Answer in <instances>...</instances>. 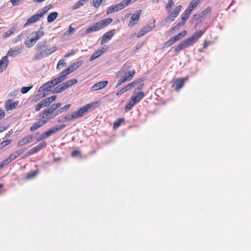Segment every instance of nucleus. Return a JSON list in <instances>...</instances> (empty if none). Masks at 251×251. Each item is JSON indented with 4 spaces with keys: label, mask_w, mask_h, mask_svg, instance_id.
I'll list each match as a JSON object with an SVG mask.
<instances>
[{
    "label": "nucleus",
    "mask_w": 251,
    "mask_h": 251,
    "mask_svg": "<svg viewBox=\"0 0 251 251\" xmlns=\"http://www.w3.org/2000/svg\"><path fill=\"white\" fill-rule=\"evenodd\" d=\"M75 53V50H71V51L70 52H68L67 54H66L64 56V57L67 58V57H69L70 56L74 55Z\"/></svg>",
    "instance_id": "nucleus-58"
},
{
    "label": "nucleus",
    "mask_w": 251,
    "mask_h": 251,
    "mask_svg": "<svg viewBox=\"0 0 251 251\" xmlns=\"http://www.w3.org/2000/svg\"><path fill=\"white\" fill-rule=\"evenodd\" d=\"M106 50V49L102 47L100 49L97 50L95 52H94L91 57L90 58V61H92L95 59L97 58L99 56H100L101 54H102Z\"/></svg>",
    "instance_id": "nucleus-22"
},
{
    "label": "nucleus",
    "mask_w": 251,
    "mask_h": 251,
    "mask_svg": "<svg viewBox=\"0 0 251 251\" xmlns=\"http://www.w3.org/2000/svg\"><path fill=\"white\" fill-rule=\"evenodd\" d=\"M108 84L107 80L99 82L94 84L91 88L93 91H97L104 88Z\"/></svg>",
    "instance_id": "nucleus-19"
},
{
    "label": "nucleus",
    "mask_w": 251,
    "mask_h": 251,
    "mask_svg": "<svg viewBox=\"0 0 251 251\" xmlns=\"http://www.w3.org/2000/svg\"><path fill=\"white\" fill-rule=\"evenodd\" d=\"M47 110L51 115H54L53 113L57 109L54 104L51 105L50 108H46Z\"/></svg>",
    "instance_id": "nucleus-39"
},
{
    "label": "nucleus",
    "mask_w": 251,
    "mask_h": 251,
    "mask_svg": "<svg viewBox=\"0 0 251 251\" xmlns=\"http://www.w3.org/2000/svg\"><path fill=\"white\" fill-rule=\"evenodd\" d=\"M189 17V15L184 12L181 16V21L172 27V30H176L178 29L179 27L182 26L188 20Z\"/></svg>",
    "instance_id": "nucleus-17"
},
{
    "label": "nucleus",
    "mask_w": 251,
    "mask_h": 251,
    "mask_svg": "<svg viewBox=\"0 0 251 251\" xmlns=\"http://www.w3.org/2000/svg\"><path fill=\"white\" fill-rule=\"evenodd\" d=\"M8 65V57L5 55L0 60V72L5 70Z\"/></svg>",
    "instance_id": "nucleus-26"
},
{
    "label": "nucleus",
    "mask_w": 251,
    "mask_h": 251,
    "mask_svg": "<svg viewBox=\"0 0 251 251\" xmlns=\"http://www.w3.org/2000/svg\"><path fill=\"white\" fill-rule=\"evenodd\" d=\"M141 13L142 10H138L136 11V13H133L131 15L130 20L128 25V26H133L138 23Z\"/></svg>",
    "instance_id": "nucleus-11"
},
{
    "label": "nucleus",
    "mask_w": 251,
    "mask_h": 251,
    "mask_svg": "<svg viewBox=\"0 0 251 251\" xmlns=\"http://www.w3.org/2000/svg\"><path fill=\"white\" fill-rule=\"evenodd\" d=\"M154 26L155 24L152 23L149 25H147L146 26L142 27L138 32L137 37L138 38H140L143 36L148 32L151 31L154 27Z\"/></svg>",
    "instance_id": "nucleus-13"
},
{
    "label": "nucleus",
    "mask_w": 251,
    "mask_h": 251,
    "mask_svg": "<svg viewBox=\"0 0 251 251\" xmlns=\"http://www.w3.org/2000/svg\"><path fill=\"white\" fill-rule=\"evenodd\" d=\"M5 165H6V164L4 163V161L3 160V161L1 163H0V169H2Z\"/></svg>",
    "instance_id": "nucleus-64"
},
{
    "label": "nucleus",
    "mask_w": 251,
    "mask_h": 251,
    "mask_svg": "<svg viewBox=\"0 0 251 251\" xmlns=\"http://www.w3.org/2000/svg\"><path fill=\"white\" fill-rule=\"evenodd\" d=\"M124 118L119 119L117 121L114 123L113 127L116 128L119 127L121 126L122 123L124 121Z\"/></svg>",
    "instance_id": "nucleus-40"
},
{
    "label": "nucleus",
    "mask_w": 251,
    "mask_h": 251,
    "mask_svg": "<svg viewBox=\"0 0 251 251\" xmlns=\"http://www.w3.org/2000/svg\"><path fill=\"white\" fill-rule=\"evenodd\" d=\"M113 21L112 19L110 18L103 19L96 23L92 26L87 28L86 30V33H89L100 30L104 27H106Z\"/></svg>",
    "instance_id": "nucleus-4"
},
{
    "label": "nucleus",
    "mask_w": 251,
    "mask_h": 251,
    "mask_svg": "<svg viewBox=\"0 0 251 251\" xmlns=\"http://www.w3.org/2000/svg\"><path fill=\"white\" fill-rule=\"evenodd\" d=\"M19 101L13 102L12 100H8L5 102V107L6 110H11L15 109L18 105Z\"/></svg>",
    "instance_id": "nucleus-21"
},
{
    "label": "nucleus",
    "mask_w": 251,
    "mask_h": 251,
    "mask_svg": "<svg viewBox=\"0 0 251 251\" xmlns=\"http://www.w3.org/2000/svg\"><path fill=\"white\" fill-rule=\"evenodd\" d=\"M142 81H143V79L142 78H140L139 79L136 80L134 81L129 83L125 87H123L122 89L117 92L116 93V95L120 96L122 94L127 92V91L131 89L132 88L135 87V85H137Z\"/></svg>",
    "instance_id": "nucleus-9"
},
{
    "label": "nucleus",
    "mask_w": 251,
    "mask_h": 251,
    "mask_svg": "<svg viewBox=\"0 0 251 251\" xmlns=\"http://www.w3.org/2000/svg\"><path fill=\"white\" fill-rule=\"evenodd\" d=\"M103 0H93V5L95 8H98L101 4Z\"/></svg>",
    "instance_id": "nucleus-53"
},
{
    "label": "nucleus",
    "mask_w": 251,
    "mask_h": 251,
    "mask_svg": "<svg viewBox=\"0 0 251 251\" xmlns=\"http://www.w3.org/2000/svg\"><path fill=\"white\" fill-rule=\"evenodd\" d=\"M54 116L55 115H51L46 109H44L42 112L39 114V120L34 123L30 127V131H34L45 125L48 121L52 119Z\"/></svg>",
    "instance_id": "nucleus-1"
},
{
    "label": "nucleus",
    "mask_w": 251,
    "mask_h": 251,
    "mask_svg": "<svg viewBox=\"0 0 251 251\" xmlns=\"http://www.w3.org/2000/svg\"><path fill=\"white\" fill-rule=\"evenodd\" d=\"M70 104L66 105L65 106L63 107L60 110H61V109H62V110H67L70 107Z\"/></svg>",
    "instance_id": "nucleus-62"
},
{
    "label": "nucleus",
    "mask_w": 251,
    "mask_h": 251,
    "mask_svg": "<svg viewBox=\"0 0 251 251\" xmlns=\"http://www.w3.org/2000/svg\"><path fill=\"white\" fill-rule=\"evenodd\" d=\"M211 43V42H210V41H205L204 43L203 46L202 48L200 49V51L202 52L203 51V50L204 49H206L210 45V44Z\"/></svg>",
    "instance_id": "nucleus-55"
},
{
    "label": "nucleus",
    "mask_w": 251,
    "mask_h": 251,
    "mask_svg": "<svg viewBox=\"0 0 251 251\" xmlns=\"http://www.w3.org/2000/svg\"><path fill=\"white\" fill-rule=\"evenodd\" d=\"M33 136L32 135L26 136L21 139L17 143V147H22L29 143L33 139Z\"/></svg>",
    "instance_id": "nucleus-15"
},
{
    "label": "nucleus",
    "mask_w": 251,
    "mask_h": 251,
    "mask_svg": "<svg viewBox=\"0 0 251 251\" xmlns=\"http://www.w3.org/2000/svg\"><path fill=\"white\" fill-rule=\"evenodd\" d=\"M115 29H111L105 33L102 37L100 44L101 45L109 41L115 33Z\"/></svg>",
    "instance_id": "nucleus-14"
},
{
    "label": "nucleus",
    "mask_w": 251,
    "mask_h": 251,
    "mask_svg": "<svg viewBox=\"0 0 251 251\" xmlns=\"http://www.w3.org/2000/svg\"><path fill=\"white\" fill-rule=\"evenodd\" d=\"M174 5V1L173 0H169L166 6V9L169 12H170L171 8Z\"/></svg>",
    "instance_id": "nucleus-41"
},
{
    "label": "nucleus",
    "mask_w": 251,
    "mask_h": 251,
    "mask_svg": "<svg viewBox=\"0 0 251 251\" xmlns=\"http://www.w3.org/2000/svg\"><path fill=\"white\" fill-rule=\"evenodd\" d=\"M136 103L131 99L130 101L125 107L126 111L130 110Z\"/></svg>",
    "instance_id": "nucleus-43"
},
{
    "label": "nucleus",
    "mask_w": 251,
    "mask_h": 251,
    "mask_svg": "<svg viewBox=\"0 0 251 251\" xmlns=\"http://www.w3.org/2000/svg\"><path fill=\"white\" fill-rule=\"evenodd\" d=\"M135 71L134 70L126 72L124 69H121L116 74V77L121 78L117 82L116 87H118L122 83L130 81L134 76Z\"/></svg>",
    "instance_id": "nucleus-3"
},
{
    "label": "nucleus",
    "mask_w": 251,
    "mask_h": 251,
    "mask_svg": "<svg viewBox=\"0 0 251 251\" xmlns=\"http://www.w3.org/2000/svg\"><path fill=\"white\" fill-rule=\"evenodd\" d=\"M57 96L56 95H54L52 96H51L50 97L47 98L45 99V100L47 101V103L49 105L52 101L55 100L56 99Z\"/></svg>",
    "instance_id": "nucleus-48"
},
{
    "label": "nucleus",
    "mask_w": 251,
    "mask_h": 251,
    "mask_svg": "<svg viewBox=\"0 0 251 251\" xmlns=\"http://www.w3.org/2000/svg\"><path fill=\"white\" fill-rule=\"evenodd\" d=\"M177 40L175 36L171 38L169 40L163 44V48H168L173 45Z\"/></svg>",
    "instance_id": "nucleus-31"
},
{
    "label": "nucleus",
    "mask_w": 251,
    "mask_h": 251,
    "mask_svg": "<svg viewBox=\"0 0 251 251\" xmlns=\"http://www.w3.org/2000/svg\"><path fill=\"white\" fill-rule=\"evenodd\" d=\"M145 94L143 92L141 91L137 93V95L132 97L131 100L135 103L139 102L141 99L143 98Z\"/></svg>",
    "instance_id": "nucleus-29"
},
{
    "label": "nucleus",
    "mask_w": 251,
    "mask_h": 251,
    "mask_svg": "<svg viewBox=\"0 0 251 251\" xmlns=\"http://www.w3.org/2000/svg\"><path fill=\"white\" fill-rule=\"evenodd\" d=\"M32 87H33L32 85H31V86H28V87H23L21 88V92L22 94H25V93H27L30 90H31Z\"/></svg>",
    "instance_id": "nucleus-50"
},
{
    "label": "nucleus",
    "mask_w": 251,
    "mask_h": 251,
    "mask_svg": "<svg viewBox=\"0 0 251 251\" xmlns=\"http://www.w3.org/2000/svg\"><path fill=\"white\" fill-rule=\"evenodd\" d=\"M203 32L201 30L195 32L192 36L183 40L175 49L176 52H178L182 49L187 48L196 42L200 38Z\"/></svg>",
    "instance_id": "nucleus-2"
},
{
    "label": "nucleus",
    "mask_w": 251,
    "mask_h": 251,
    "mask_svg": "<svg viewBox=\"0 0 251 251\" xmlns=\"http://www.w3.org/2000/svg\"><path fill=\"white\" fill-rule=\"evenodd\" d=\"M77 82L76 79H72L69 80L62 84L58 85L53 90V93L55 94L59 93L68 88L70 86L76 84Z\"/></svg>",
    "instance_id": "nucleus-5"
},
{
    "label": "nucleus",
    "mask_w": 251,
    "mask_h": 251,
    "mask_svg": "<svg viewBox=\"0 0 251 251\" xmlns=\"http://www.w3.org/2000/svg\"><path fill=\"white\" fill-rule=\"evenodd\" d=\"M47 145V142L42 141L37 146L31 149L26 153V156H29L33 154L36 153L39 151L43 148H45Z\"/></svg>",
    "instance_id": "nucleus-10"
},
{
    "label": "nucleus",
    "mask_w": 251,
    "mask_h": 251,
    "mask_svg": "<svg viewBox=\"0 0 251 251\" xmlns=\"http://www.w3.org/2000/svg\"><path fill=\"white\" fill-rule=\"evenodd\" d=\"M83 63V61L82 60L77 61L74 62L68 66L67 68L64 70L61 74L64 77L65 79L67 78V75L71 73L74 72L75 70L77 69L78 68L80 67Z\"/></svg>",
    "instance_id": "nucleus-7"
},
{
    "label": "nucleus",
    "mask_w": 251,
    "mask_h": 251,
    "mask_svg": "<svg viewBox=\"0 0 251 251\" xmlns=\"http://www.w3.org/2000/svg\"><path fill=\"white\" fill-rule=\"evenodd\" d=\"M75 32V28L72 26V25H70L68 30L66 31L64 33L65 35H68L71 34H73Z\"/></svg>",
    "instance_id": "nucleus-52"
},
{
    "label": "nucleus",
    "mask_w": 251,
    "mask_h": 251,
    "mask_svg": "<svg viewBox=\"0 0 251 251\" xmlns=\"http://www.w3.org/2000/svg\"><path fill=\"white\" fill-rule=\"evenodd\" d=\"M66 79L64 78V77L63 76V75L61 74L58 77L55 78L50 81H49V84H50L51 87H52L53 86H55L59 83L63 81Z\"/></svg>",
    "instance_id": "nucleus-25"
},
{
    "label": "nucleus",
    "mask_w": 251,
    "mask_h": 251,
    "mask_svg": "<svg viewBox=\"0 0 251 251\" xmlns=\"http://www.w3.org/2000/svg\"><path fill=\"white\" fill-rule=\"evenodd\" d=\"M123 9L120 3L116 4L114 6L109 7L106 11V14H111L114 12H116Z\"/></svg>",
    "instance_id": "nucleus-27"
},
{
    "label": "nucleus",
    "mask_w": 251,
    "mask_h": 251,
    "mask_svg": "<svg viewBox=\"0 0 251 251\" xmlns=\"http://www.w3.org/2000/svg\"><path fill=\"white\" fill-rule=\"evenodd\" d=\"M86 1L87 0H79L74 5H73V9L75 10L81 6H82Z\"/></svg>",
    "instance_id": "nucleus-35"
},
{
    "label": "nucleus",
    "mask_w": 251,
    "mask_h": 251,
    "mask_svg": "<svg viewBox=\"0 0 251 251\" xmlns=\"http://www.w3.org/2000/svg\"><path fill=\"white\" fill-rule=\"evenodd\" d=\"M66 125L63 124L60 125L58 126L53 127L51 128H50L49 130L46 131L45 132L42 133L37 139L36 142H39L40 141L47 138V137L50 136L51 134L55 133L57 131L61 130L63 128L65 127Z\"/></svg>",
    "instance_id": "nucleus-6"
},
{
    "label": "nucleus",
    "mask_w": 251,
    "mask_h": 251,
    "mask_svg": "<svg viewBox=\"0 0 251 251\" xmlns=\"http://www.w3.org/2000/svg\"><path fill=\"white\" fill-rule=\"evenodd\" d=\"M49 7L45 6L42 9V12L39 14H41L42 17L49 10Z\"/></svg>",
    "instance_id": "nucleus-56"
},
{
    "label": "nucleus",
    "mask_w": 251,
    "mask_h": 251,
    "mask_svg": "<svg viewBox=\"0 0 251 251\" xmlns=\"http://www.w3.org/2000/svg\"><path fill=\"white\" fill-rule=\"evenodd\" d=\"M57 15L58 13L57 12H53L50 13L47 17L48 22L51 23L54 21L55 19L57 18Z\"/></svg>",
    "instance_id": "nucleus-33"
},
{
    "label": "nucleus",
    "mask_w": 251,
    "mask_h": 251,
    "mask_svg": "<svg viewBox=\"0 0 251 251\" xmlns=\"http://www.w3.org/2000/svg\"><path fill=\"white\" fill-rule=\"evenodd\" d=\"M187 34L186 30H183L176 35L174 36L177 41L184 37Z\"/></svg>",
    "instance_id": "nucleus-44"
},
{
    "label": "nucleus",
    "mask_w": 251,
    "mask_h": 251,
    "mask_svg": "<svg viewBox=\"0 0 251 251\" xmlns=\"http://www.w3.org/2000/svg\"><path fill=\"white\" fill-rule=\"evenodd\" d=\"M13 155L15 157V158H17L18 156H19V155L18 154L17 151H15L12 153Z\"/></svg>",
    "instance_id": "nucleus-63"
},
{
    "label": "nucleus",
    "mask_w": 251,
    "mask_h": 251,
    "mask_svg": "<svg viewBox=\"0 0 251 251\" xmlns=\"http://www.w3.org/2000/svg\"><path fill=\"white\" fill-rule=\"evenodd\" d=\"M132 0H123L121 3H120L122 9L128 5L131 2H133Z\"/></svg>",
    "instance_id": "nucleus-42"
},
{
    "label": "nucleus",
    "mask_w": 251,
    "mask_h": 251,
    "mask_svg": "<svg viewBox=\"0 0 251 251\" xmlns=\"http://www.w3.org/2000/svg\"><path fill=\"white\" fill-rule=\"evenodd\" d=\"M185 79L183 78H177L175 80L173 87L175 88L176 91H179L184 85Z\"/></svg>",
    "instance_id": "nucleus-20"
},
{
    "label": "nucleus",
    "mask_w": 251,
    "mask_h": 251,
    "mask_svg": "<svg viewBox=\"0 0 251 251\" xmlns=\"http://www.w3.org/2000/svg\"><path fill=\"white\" fill-rule=\"evenodd\" d=\"M211 8L210 7H207L205 9H204L201 13L200 16L201 17L205 15H206L208 14L211 12Z\"/></svg>",
    "instance_id": "nucleus-47"
},
{
    "label": "nucleus",
    "mask_w": 251,
    "mask_h": 251,
    "mask_svg": "<svg viewBox=\"0 0 251 251\" xmlns=\"http://www.w3.org/2000/svg\"><path fill=\"white\" fill-rule=\"evenodd\" d=\"M100 103V101H96L88 103L77 110V113H78V115H79V116L81 117L83 116L84 113L94 110L97 106V105Z\"/></svg>",
    "instance_id": "nucleus-8"
},
{
    "label": "nucleus",
    "mask_w": 251,
    "mask_h": 251,
    "mask_svg": "<svg viewBox=\"0 0 251 251\" xmlns=\"http://www.w3.org/2000/svg\"><path fill=\"white\" fill-rule=\"evenodd\" d=\"M78 117H80L77 111H75L71 114H68L64 117V121H70L72 119H75Z\"/></svg>",
    "instance_id": "nucleus-28"
},
{
    "label": "nucleus",
    "mask_w": 251,
    "mask_h": 251,
    "mask_svg": "<svg viewBox=\"0 0 251 251\" xmlns=\"http://www.w3.org/2000/svg\"><path fill=\"white\" fill-rule=\"evenodd\" d=\"M66 79L64 78V77L63 76V75L61 74L58 77L55 78L50 81H49V84H50L51 87H52L53 86H55L59 83L63 81Z\"/></svg>",
    "instance_id": "nucleus-24"
},
{
    "label": "nucleus",
    "mask_w": 251,
    "mask_h": 251,
    "mask_svg": "<svg viewBox=\"0 0 251 251\" xmlns=\"http://www.w3.org/2000/svg\"><path fill=\"white\" fill-rule=\"evenodd\" d=\"M16 151H17V152H18V154L20 156L25 151V149H21L18 150H17Z\"/></svg>",
    "instance_id": "nucleus-60"
},
{
    "label": "nucleus",
    "mask_w": 251,
    "mask_h": 251,
    "mask_svg": "<svg viewBox=\"0 0 251 251\" xmlns=\"http://www.w3.org/2000/svg\"><path fill=\"white\" fill-rule=\"evenodd\" d=\"M182 8V6L181 5H178L174 9L173 11L166 18V21L167 22H169L171 21H173L175 20V19L179 13L181 11Z\"/></svg>",
    "instance_id": "nucleus-12"
},
{
    "label": "nucleus",
    "mask_w": 251,
    "mask_h": 251,
    "mask_svg": "<svg viewBox=\"0 0 251 251\" xmlns=\"http://www.w3.org/2000/svg\"><path fill=\"white\" fill-rule=\"evenodd\" d=\"M201 0H192L184 12L190 15L192 11L197 7Z\"/></svg>",
    "instance_id": "nucleus-16"
},
{
    "label": "nucleus",
    "mask_w": 251,
    "mask_h": 251,
    "mask_svg": "<svg viewBox=\"0 0 251 251\" xmlns=\"http://www.w3.org/2000/svg\"><path fill=\"white\" fill-rule=\"evenodd\" d=\"M15 31V28L14 27L11 28L9 31L6 32L3 35V38H7L10 36Z\"/></svg>",
    "instance_id": "nucleus-51"
},
{
    "label": "nucleus",
    "mask_w": 251,
    "mask_h": 251,
    "mask_svg": "<svg viewBox=\"0 0 251 251\" xmlns=\"http://www.w3.org/2000/svg\"><path fill=\"white\" fill-rule=\"evenodd\" d=\"M144 86V83H141V84H140L138 86L137 89H138V90H141V89H142L143 88Z\"/></svg>",
    "instance_id": "nucleus-61"
},
{
    "label": "nucleus",
    "mask_w": 251,
    "mask_h": 251,
    "mask_svg": "<svg viewBox=\"0 0 251 251\" xmlns=\"http://www.w3.org/2000/svg\"><path fill=\"white\" fill-rule=\"evenodd\" d=\"M45 50H43V51L40 52L39 53H38L36 54L35 58L37 59H39L41 58L47 56V55L45 54Z\"/></svg>",
    "instance_id": "nucleus-54"
},
{
    "label": "nucleus",
    "mask_w": 251,
    "mask_h": 251,
    "mask_svg": "<svg viewBox=\"0 0 251 251\" xmlns=\"http://www.w3.org/2000/svg\"><path fill=\"white\" fill-rule=\"evenodd\" d=\"M37 42L34 37H32L31 38L26 40L25 42V46L28 48H30L33 46Z\"/></svg>",
    "instance_id": "nucleus-34"
},
{
    "label": "nucleus",
    "mask_w": 251,
    "mask_h": 251,
    "mask_svg": "<svg viewBox=\"0 0 251 251\" xmlns=\"http://www.w3.org/2000/svg\"><path fill=\"white\" fill-rule=\"evenodd\" d=\"M21 52V49L19 48H13L10 49L7 52L6 56L8 57V56L14 57L18 55Z\"/></svg>",
    "instance_id": "nucleus-23"
},
{
    "label": "nucleus",
    "mask_w": 251,
    "mask_h": 251,
    "mask_svg": "<svg viewBox=\"0 0 251 251\" xmlns=\"http://www.w3.org/2000/svg\"><path fill=\"white\" fill-rule=\"evenodd\" d=\"M67 64L64 59H60L57 65L56 69L58 70H60L63 67L66 66Z\"/></svg>",
    "instance_id": "nucleus-36"
},
{
    "label": "nucleus",
    "mask_w": 251,
    "mask_h": 251,
    "mask_svg": "<svg viewBox=\"0 0 251 251\" xmlns=\"http://www.w3.org/2000/svg\"><path fill=\"white\" fill-rule=\"evenodd\" d=\"M44 33L43 31L40 29L37 30L35 33V36L34 37L36 41L39 40L41 37L44 35Z\"/></svg>",
    "instance_id": "nucleus-37"
},
{
    "label": "nucleus",
    "mask_w": 251,
    "mask_h": 251,
    "mask_svg": "<svg viewBox=\"0 0 251 251\" xmlns=\"http://www.w3.org/2000/svg\"><path fill=\"white\" fill-rule=\"evenodd\" d=\"M12 141L11 139L6 140L3 141L1 143H0V150L3 149L6 146L10 144Z\"/></svg>",
    "instance_id": "nucleus-46"
},
{
    "label": "nucleus",
    "mask_w": 251,
    "mask_h": 251,
    "mask_svg": "<svg viewBox=\"0 0 251 251\" xmlns=\"http://www.w3.org/2000/svg\"><path fill=\"white\" fill-rule=\"evenodd\" d=\"M5 115V112L3 110H0V120L4 118Z\"/></svg>",
    "instance_id": "nucleus-59"
},
{
    "label": "nucleus",
    "mask_w": 251,
    "mask_h": 251,
    "mask_svg": "<svg viewBox=\"0 0 251 251\" xmlns=\"http://www.w3.org/2000/svg\"><path fill=\"white\" fill-rule=\"evenodd\" d=\"M42 15L39 14H35L32 16L26 21V22L24 25V27H26L29 25L36 23L39 21Z\"/></svg>",
    "instance_id": "nucleus-18"
},
{
    "label": "nucleus",
    "mask_w": 251,
    "mask_h": 251,
    "mask_svg": "<svg viewBox=\"0 0 251 251\" xmlns=\"http://www.w3.org/2000/svg\"><path fill=\"white\" fill-rule=\"evenodd\" d=\"M57 49H58L57 47H54L50 49L44 50L45 52V54L47 56L51 54L52 53H53L55 51H56L57 50Z\"/></svg>",
    "instance_id": "nucleus-38"
},
{
    "label": "nucleus",
    "mask_w": 251,
    "mask_h": 251,
    "mask_svg": "<svg viewBox=\"0 0 251 251\" xmlns=\"http://www.w3.org/2000/svg\"><path fill=\"white\" fill-rule=\"evenodd\" d=\"M16 158L13 155V154H11L8 157L3 160L4 163L7 165L8 163H10L11 161L15 159Z\"/></svg>",
    "instance_id": "nucleus-45"
},
{
    "label": "nucleus",
    "mask_w": 251,
    "mask_h": 251,
    "mask_svg": "<svg viewBox=\"0 0 251 251\" xmlns=\"http://www.w3.org/2000/svg\"><path fill=\"white\" fill-rule=\"evenodd\" d=\"M81 152L79 151H78V150H75V151H73L72 152V156H77L78 155H79L80 154Z\"/></svg>",
    "instance_id": "nucleus-57"
},
{
    "label": "nucleus",
    "mask_w": 251,
    "mask_h": 251,
    "mask_svg": "<svg viewBox=\"0 0 251 251\" xmlns=\"http://www.w3.org/2000/svg\"><path fill=\"white\" fill-rule=\"evenodd\" d=\"M39 173L38 170H34L32 172H30L26 174L25 177V179L26 180L31 179L34 177Z\"/></svg>",
    "instance_id": "nucleus-32"
},
{
    "label": "nucleus",
    "mask_w": 251,
    "mask_h": 251,
    "mask_svg": "<svg viewBox=\"0 0 251 251\" xmlns=\"http://www.w3.org/2000/svg\"><path fill=\"white\" fill-rule=\"evenodd\" d=\"M49 106L46 100L44 99L41 101L39 102L35 108V111L36 112L39 111L41 108Z\"/></svg>",
    "instance_id": "nucleus-30"
},
{
    "label": "nucleus",
    "mask_w": 251,
    "mask_h": 251,
    "mask_svg": "<svg viewBox=\"0 0 251 251\" xmlns=\"http://www.w3.org/2000/svg\"><path fill=\"white\" fill-rule=\"evenodd\" d=\"M50 88H51V86L49 84V82L48 81L47 82H46V83H45L44 85L40 87L39 90L42 89V90L47 91Z\"/></svg>",
    "instance_id": "nucleus-49"
}]
</instances>
